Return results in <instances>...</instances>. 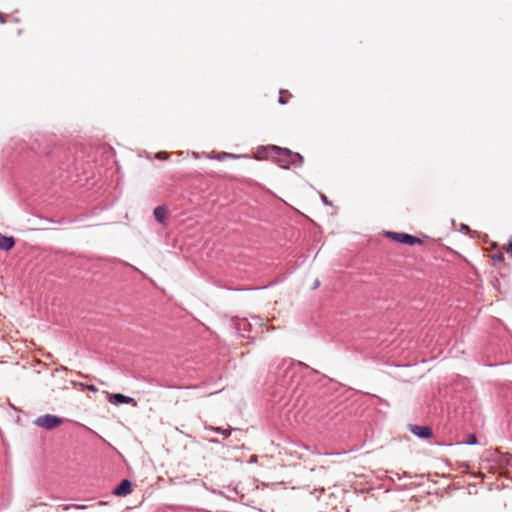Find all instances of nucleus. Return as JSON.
<instances>
[{"instance_id":"15","label":"nucleus","mask_w":512,"mask_h":512,"mask_svg":"<svg viewBox=\"0 0 512 512\" xmlns=\"http://www.w3.org/2000/svg\"><path fill=\"white\" fill-rule=\"evenodd\" d=\"M320 198H321V200H322V202H323L324 204H326V205H331V203H330V201L328 200V198L326 197V195L321 194V195H320Z\"/></svg>"},{"instance_id":"1","label":"nucleus","mask_w":512,"mask_h":512,"mask_svg":"<svg viewBox=\"0 0 512 512\" xmlns=\"http://www.w3.org/2000/svg\"><path fill=\"white\" fill-rule=\"evenodd\" d=\"M272 153L275 154L277 164L283 169H289L291 166L300 167L304 162V158L301 154L276 145L258 147L255 156L257 159H265Z\"/></svg>"},{"instance_id":"24","label":"nucleus","mask_w":512,"mask_h":512,"mask_svg":"<svg viewBox=\"0 0 512 512\" xmlns=\"http://www.w3.org/2000/svg\"><path fill=\"white\" fill-rule=\"evenodd\" d=\"M211 442H213V443H219V441H218V440H211Z\"/></svg>"},{"instance_id":"8","label":"nucleus","mask_w":512,"mask_h":512,"mask_svg":"<svg viewBox=\"0 0 512 512\" xmlns=\"http://www.w3.org/2000/svg\"><path fill=\"white\" fill-rule=\"evenodd\" d=\"M15 245V239L12 236H5L0 233V249L8 251Z\"/></svg>"},{"instance_id":"11","label":"nucleus","mask_w":512,"mask_h":512,"mask_svg":"<svg viewBox=\"0 0 512 512\" xmlns=\"http://www.w3.org/2000/svg\"><path fill=\"white\" fill-rule=\"evenodd\" d=\"M238 157L239 156L235 155V154H231V153H227V152H222L219 155H217L215 157V159H217L219 161H222V160H225L226 158H238Z\"/></svg>"},{"instance_id":"16","label":"nucleus","mask_w":512,"mask_h":512,"mask_svg":"<svg viewBox=\"0 0 512 512\" xmlns=\"http://www.w3.org/2000/svg\"><path fill=\"white\" fill-rule=\"evenodd\" d=\"M283 93H284V91H283V90H281V91H280V94H283ZM278 102H279L280 104H285V103L287 102V100H286V99H284V97H283L282 95H280Z\"/></svg>"},{"instance_id":"19","label":"nucleus","mask_w":512,"mask_h":512,"mask_svg":"<svg viewBox=\"0 0 512 512\" xmlns=\"http://www.w3.org/2000/svg\"><path fill=\"white\" fill-rule=\"evenodd\" d=\"M319 286H320V281L317 279V280H315L312 288L317 289Z\"/></svg>"},{"instance_id":"4","label":"nucleus","mask_w":512,"mask_h":512,"mask_svg":"<svg viewBox=\"0 0 512 512\" xmlns=\"http://www.w3.org/2000/svg\"><path fill=\"white\" fill-rule=\"evenodd\" d=\"M387 236L399 243L406 245H415L422 243V241L418 237L407 233L387 232Z\"/></svg>"},{"instance_id":"21","label":"nucleus","mask_w":512,"mask_h":512,"mask_svg":"<svg viewBox=\"0 0 512 512\" xmlns=\"http://www.w3.org/2000/svg\"><path fill=\"white\" fill-rule=\"evenodd\" d=\"M72 507H75L77 509H84L86 506H80V505L75 506V505H73Z\"/></svg>"},{"instance_id":"18","label":"nucleus","mask_w":512,"mask_h":512,"mask_svg":"<svg viewBox=\"0 0 512 512\" xmlns=\"http://www.w3.org/2000/svg\"><path fill=\"white\" fill-rule=\"evenodd\" d=\"M69 163H62V166L60 167V169L62 170H67L69 168Z\"/></svg>"},{"instance_id":"2","label":"nucleus","mask_w":512,"mask_h":512,"mask_svg":"<svg viewBox=\"0 0 512 512\" xmlns=\"http://www.w3.org/2000/svg\"><path fill=\"white\" fill-rule=\"evenodd\" d=\"M302 368H308L302 362H293L292 360H282L277 367V382L281 387L292 389L295 383H298L300 378L299 372Z\"/></svg>"},{"instance_id":"9","label":"nucleus","mask_w":512,"mask_h":512,"mask_svg":"<svg viewBox=\"0 0 512 512\" xmlns=\"http://www.w3.org/2000/svg\"><path fill=\"white\" fill-rule=\"evenodd\" d=\"M153 215L159 223L163 224L166 219L167 210L164 206H157L153 211Z\"/></svg>"},{"instance_id":"6","label":"nucleus","mask_w":512,"mask_h":512,"mask_svg":"<svg viewBox=\"0 0 512 512\" xmlns=\"http://www.w3.org/2000/svg\"><path fill=\"white\" fill-rule=\"evenodd\" d=\"M132 487L131 481L128 479H123L115 488L114 495L116 496H126L130 493Z\"/></svg>"},{"instance_id":"23","label":"nucleus","mask_w":512,"mask_h":512,"mask_svg":"<svg viewBox=\"0 0 512 512\" xmlns=\"http://www.w3.org/2000/svg\"><path fill=\"white\" fill-rule=\"evenodd\" d=\"M0 21H1L2 23H4V22H5V20L3 19V17H2L1 15H0Z\"/></svg>"},{"instance_id":"22","label":"nucleus","mask_w":512,"mask_h":512,"mask_svg":"<svg viewBox=\"0 0 512 512\" xmlns=\"http://www.w3.org/2000/svg\"><path fill=\"white\" fill-rule=\"evenodd\" d=\"M461 228H462V229H468V226H467V225L462 224V225H461Z\"/></svg>"},{"instance_id":"10","label":"nucleus","mask_w":512,"mask_h":512,"mask_svg":"<svg viewBox=\"0 0 512 512\" xmlns=\"http://www.w3.org/2000/svg\"><path fill=\"white\" fill-rule=\"evenodd\" d=\"M206 429H209L216 433H220L223 435L224 438H228L231 435V429H223L221 427H213V426L206 427Z\"/></svg>"},{"instance_id":"14","label":"nucleus","mask_w":512,"mask_h":512,"mask_svg":"<svg viewBox=\"0 0 512 512\" xmlns=\"http://www.w3.org/2000/svg\"><path fill=\"white\" fill-rule=\"evenodd\" d=\"M157 158L161 160H166L168 158V154L166 152H159L157 154Z\"/></svg>"},{"instance_id":"12","label":"nucleus","mask_w":512,"mask_h":512,"mask_svg":"<svg viewBox=\"0 0 512 512\" xmlns=\"http://www.w3.org/2000/svg\"><path fill=\"white\" fill-rule=\"evenodd\" d=\"M464 443L467 444V445H476L478 443L476 435L475 434H469L467 436V439H466V441Z\"/></svg>"},{"instance_id":"5","label":"nucleus","mask_w":512,"mask_h":512,"mask_svg":"<svg viewBox=\"0 0 512 512\" xmlns=\"http://www.w3.org/2000/svg\"><path fill=\"white\" fill-rule=\"evenodd\" d=\"M409 430L412 434L421 439H428L432 437V429L428 426L410 425Z\"/></svg>"},{"instance_id":"7","label":"nucleus","mask_w":512,"mask_h":512,"mask_svg":"<svg viewBox=\"0 0 512 512\" xmlns=\"http://www.w3.org/2000/svg\"><path fill=\"white\" fill-rule=\"evenodd\" d=\"M108 401L114 405H120L131 403L134 399L121 393H114L108 396Z\"/></svg>"},{"instance_id":"20","label":"nucleus","mask_w":512,"mask_h":512,"mask_svg":"<svg viewBox=\"0 0 512 512\" xmlns=\"http://www.w3.org/2000/svg\"><path fill=\"white\" fill-rule=\"evenodd\" d=\"M88 388H89L91 391H97V388H96L94 385H90V386H88Z\"/></svg>"},{"instance_id":"17","label":"nucleus","mask_w":512,"mask_h":512,"mask_svg":"<svg viewBox=\"0 0 512 512\" xmlns=\"http://www.w3.org/2000/svg\"><path fill=\"white\" fill-rule=\"evenodd\" d=\"M506 252H512V237L510 238L509 240V243L507 245V247L505 248Z\"/></svg>"},{"instance_id":"3","label":"nucleus","mask_w":512,"mask_h":512,"mask_svg":"<svg viewBox=\"0 0 512 512\" xmlns=\"http://www.w3.org/2000/svg\"><path fill=\"white\" fill-rule=\"evenodd\" d=\"M63 423V419L59 416L52 414H45L39 416L34 421V424L38 427L45 428L47 430H52Z\"/></svg>"},{"instance_id":"13","label":"nucleus","mask_w":512,"mask_h":512,"mask_svg":"<svg viewBox=\"0 0 512 512\" xmlns=\"http://www.w3.org/2000/svg\"><path fill=\"white\" fill-rule=\"evenodd\" d=\"M492 261L494 264H497L498 262L502 263L505 261L504 255L502 253H496L492 255Z\"/></svg>"}]
</instances>
